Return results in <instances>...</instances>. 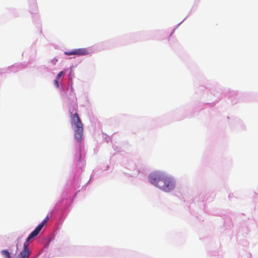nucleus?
I'll list each match as a JSON object with an SVG mask.
<instances>
[{
  "label": "nucleus",
  "mask_w": 258,
  "mask_h": 258,
  "mask_svg": "<svg viewBox=\"0 0 258 258\" xmlns=\"http://www.w3.org/2000/svg\"><path fill=\"white\" fill-rule=\"evenodd\" d=\"M149 180L151 184L166 192L170 191L174 187V183L171 179L161 172L151 173L149 176Z\"/></svg>",
  "instance_id": "1"
},
{
  "label": "nucleus",
  "mask_w": 258,
  "mask_h": 258,
  "mask_svg": "<svg viewBox=\"0 0 258 258\" xmlns=\"http://www.w3.org/2000/svg\"><path fill=\"white\" fill-rule=\"evenodd\" d=\"M71 123L74 125L75 137L78 142H81L83 135V125L77 113L70 112Z\"/></svg>",
  "instance_id": "2"
},
{
  "label": "nucleus",
  "mask_w": 258,
  "mask_h": 258,
  "mask_svg": "<svg viewBox=\"0 0 258 258\" xmlns=\"http://www.w3.org/2000/svg\"><path fill=\"white\" fill-rule=\"evenodd\" d=\"M48 219L49 216H47V217L27 237V241H30L32 238L36 236L39 234L43 227L48 221Z\"/></svg>",
  "instance_id": "3"
},
{
  "label": "nucleus",
  "mask_w": 258,
  "mask_h": 258,
  "mask_svg": "<svg viewBox=\"0 0 258 258\" xmlns=\"http://www.w3.org/2000/svg\"><path fill=\"white\" fill-rule=\"evenodd\" d=\"M64 54L67 55H85L89 54V51L87 49L83 48H78L73 50L70 51H66L64 52Z\"/></svg>",
  "instance_id": "4"
},
{
  "label": "nucleus",
  "mask_w": 258,
  "mask_h": 258,
  "mask_svg": "<svg viewBox=\"0 0 258 258\" xmlns=\"http://www.w3.org/2000/svg\"><path fill=\"white\" fill-rule=\"evenodd\" d=\"M29 241H27V239L26 241L24 243V249L20 252L18 256V258H29L31 252L28 248V242Z\"/></svg>",
  "instance_id": "5"
},
{
  "label": "nucleus",
  "mask_w": 258,
  "mask_h": 258,
  "mask_svg": "<svg viewBox=\"0 0 258 258\" xmlns=\"http://www.w3.org/2000/svg\"><path fill=\"white\" fill-rule=\"evenodd\" d=\"M1 254L5 258H11V253L7 250H2Z\"/></svg>",
  "instance_id": "6"
},
{
  "label": "nucleus",
  "mask_w": 258,
  "mask_h": 258,
  "mask_svg": "<svg viewBox=\"0 0 258 258\" xmlns=\"http://www.w3.org/2000/svg\"><path fill=\"white\" fill-rule=\"evenodd\" d=\"M63 74V71H61L60 72H59L57 76H56V79L57 80H59V79L60 78L61 76L62 75V74Z\"/></svg>",
  "instance_id": "7"
},
{
  "label": "nucleus",
  "mask_w": 258,
  "mask_h": 258,
  "mask_svg": "<svg viewBox=\"0 0 258 258\" xmlns=\"http://www.w3.org/2000/svg\"><path fill=\"white\" fill-rule=\"evenodd\" d=\"M54 84L57 88L59 87L58 80L55 79L54 81Z\"/></svg>",
  "instance_id": "8"
}]
</instances>
